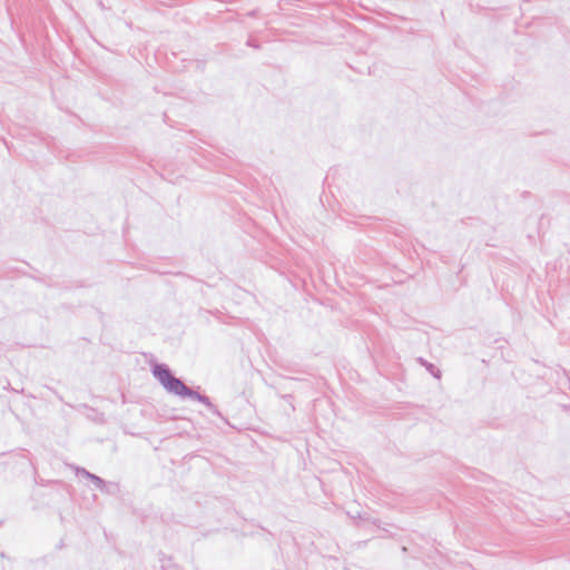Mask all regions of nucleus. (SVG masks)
<instances>
[{"mask_svg":"<svg viewBox=\"0 0 570 570\" xmlns=\"http://www.w3.org/2000/svg\"><path fill=\"white\" fill-rule=\"evenodd\" d=\"M154 375L158 379L161 385L168 393L196 400L206 405L210 411L216 412L215 406L205 395L199 394L186 386L179 379L171 375L169 368L165 365H156L154 367Z\"/></svg>","mask_w":570,"mask_h":570,"instance_id":"obj_1","label":"nucleus"},{"mask_svg":"<svg viewBox=\"0 0 570 570\" xmlns=\"http://www.w3.org/2000/svg\"><path fill=\"white\" fill-rule=\"evenodd\" d=\"M85 474H86L89 479H91V480H92V482L96 484V487H98V488H101V487H102V484H104L102 479H100L99 476L94 475V474H91V473H89V472H85Z\"/></svg>","mask_w":570,"mask_h":570,"instance_id":"obj_2","label":"nucleus"},{"mask_svg":"<svg viewBox=\"0 0 570 570\" xmlns=\"http://www.w3.org/2000/svg\"><path fill=\"white\" fill-rule=\"evenodd\" d=\"M421 363L426 366V368L433 374L435 377H440V370L435 368L433 364H428L421 360Z\"/></svg>","mask_w":570,"mask_h":570,"instance_id":"obj_3","label":"nucleus"}]
</instances>
